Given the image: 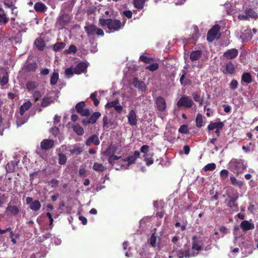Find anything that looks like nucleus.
Segmentation results:
<instances>
[{"label": "nucleus", "instance_id": "obj_43", "mask_svg": "<svg viewBox=\"0 0 258 258\" xmlns=\"http://www.w3.org/2000/svg\"><path fill=\"white\" fill-rule=\"evenodd\" d=\"M185 73L184 72L183 74L180 78V82L181 84L184 86L189 85L191 84V82L190 80L185 79Z\"/></svg>", "mask_w": 258, "mask_h": 258}, {"label": "nucleus", "instance_id": "obj_25", "mask_svg": "<svg viewBox=\"0 0 258 258\" xmlns=\"http://www.w3.org/2000/svg\"><path fill=\"white\" fill-rule=\"evenodd\" d=\"M31 105L32 103L30 101L24 102L23 105L21 106L19 109V113L21 116H23L26 111L28 110Z\"/></svg>", "mask_w": 258, "mask_h": 258}, {"label": "nucleus", "instance_id": "obj_3", "mask_svg": "<svg viewBox=\"0 0 258 258\" xmlns=\"http://www.w3.org/2000/svg\"><path fill=\"white\" fill-rule=\"evenodd\" d=\"M207 237H202L200 235H194L192 237L191 252L199 253L200 251L204 249L205 246L204 242L208 239Z\"/></svg>", "mask_w": 258, "mask_h": 258}, {"label": "nucleus", "instance_id": "obj_31", "mask_svg": "<svg viewBox=\"0 0 258 258\" xmlns=\"http://www.w3.org/2000/svg\"><path fill=\"white\" fill-rule=\"evenodd\" d=\"M26 88L29 92L33 91L38 86V84L35 81H29L26 84Z\"/></svg>", "mask_w": 258, "mask_h": 258}, {"label": "nucleus", "instance_id": "obj_24", "mask_svg": "<svg viewBox=\"0 0 258 258\" xmlns=\"http://www.w3.org/2000/svg\"><path fill=\"white\" fill-rule=\"evenodd\" d=\"M240 227L243 231L253 229L254 228L253 224L249 222L247 220L243 221L240 224Z\"/></svg>", "mask_w": 258, "mask_h": 258}, {"label": "nucleus", "instance_id": "obj_7", "mask_svg": "<svg viewBox=\"0 0 258 258\" xmlns=\"http://www.w3.org/2000/svg\"><path fill=\"white\" fill-rule=\"evenodd\" d=\"M61 148L63 151H68L70 152L71 154L76 156L81 154L83 151V148L77 144L70 145L68 147L66 145H62Z\"/></svg>", "mask_w": 258, "mask_h": 258}, {"label": "nucleus", "instance_id": "obj_44", "mask_svg": "<svg viewBox=\"0 0 258 258\" xmlns=\"http://www.w3.org/2000/svg\"><path fill=\"white\" fill-rule=\"evenodd\" d=\"M58 163L60 165H64L66 163L67 158V156L62 154V153H59L58 154Z\"/></svg>", "mask_w": 258, "mask_h": 258}, {"label": "nucleus", "instance_id": "obj_16", "mask_svg": "<svg viewBox=\"0 0 258 258\" xmlns=\"http://www.w3.org/2000/svg\"><path fill=\"white\" fill-rule=\"evenodd\" d=\"M71 16L68 14L64 13L59 17L58 22L61 27L68 24L71 20Z\"/></svg>", "mask_w": 258, "mask_h": 258}, {"label": "nucleus", "instance_id": "obj_15", "mask_svg": "<svg viewBox=\"0 0 258 258\" xmlns=\"http://www.w3.org/2000/svg\"><path fill=\"white\" fill-rule=\"evenodd\" d=\"M133 85L135 87L138 88L142 92H145L147 90V88L145 83L142 81L139 80L137 77L134 78Z\"/></svg>", "mask_w": 258, "mask_h": 258}, {"label": "nucleus", "instance_id": "obj_13", "mask_svg": "<svg viewBox=\"0 0 258 258\" xmlns=\"http://www.w3.org/2000/svg\"><path fill=\"white\" fill-rule=\"evenodd\" d=\"M137 115L135 110L132 109L127 115L128 123L131 126H135L137 124Z\"/></svg>", "mask_w": 258, "mask_h": 258}, {"label": "nucleus", "instance_id": "obj_20", "mask_svg": "<svg viewBox=\"0 0 258 258\" xmlns=\"http://www.w3.org/2000/svg\"><path fill=\"white\" fill-rule=\"evenodd\" d=\"M85 144L87 146H90L91 144H93L95 145H98L100 144V141L98 139V137L97 135H93L91 136L85 142Z\"/></svg>", "mask_w": 258, "mask_h": 258}, {"label": "nucleus", "instance_id": "obj_5", "mask_svg": "<svg viewBox=\"0 0 258 258\" xmlns=\"http://www.w3.org/2000/svg\"><path fill=\"white\" fill-rule=\"evenodd\" d=\"M195 104L194 101L190 96H182L176 103L178 108L185 107L187 108H191Z\"/></svg>", "mask_w": 258, "mask_h": 258}, {"label": "nucleus", "instance_id": "obj_26", "mask_svg": "<svg viewBox=\"0 0 258 258\" xmlns=\"http://www.w3.org/2000/svg\"><path fill=\"white\" fill-rule=\"evenodd\" d=\"M36 47L40 51H43L45 47L44 41L41 38L36 39L34 42Z\"/></svg>", "mask_w": 258, "mask_h": 258}, {"label": "nucleus", "instance_id": "obj_42", "mask_svg": "<svg viewBox=\"0 0 258 258\" xmlns=\"http://www.w3.org/2000/svg\"><path fill=\"white\" fill-rule=\"evenodd\" d=\"M146 0H135L134 1V7L139 9L143 8Z\"/></svg>", "mask_w": 258, "mask_h": 258}, {"label": "nucleus", "instance_id": "obj_23", "mask_svg": "<svg viewBox=\"0 0 258 258\" xmlns=\"http://www.w3.org/2000/svg\"><path fill=\"white\" fill-rule=\"evenodd\" d=\"M34 8L37 13H42L45 11L47 8L46 5L42 2H38L35 4Z\"/></svg>", "mask_w": 258, "mask_h": 258}, {"label": "nucleus", "instance_id": "obj_41", "mask_svg": "<svg viewBox=\"0 0 258 258\" xmlns=\"http://www.w3.org/2000/svg\"><path fill=\"white\" fill-rule=\"evenodd\" d=\"M59 78L58 73L57 72H53L50 78V84L51 85H54L56 84Z\"/></svg>", "mask_w": 258, "mask_h": 258}, {"label": "nucleus", "instance_id": "obj_54", "mask_svg": "<svg viewBox=\"0 0 258 258\" xmlns=\"http://www.w3.org/2000/svg\"><path fill=\"white\" fill-rule=\"evenodd\" d=\"M156 240H157V237L155 235V233H153L151 235V236L150 239V244L153 247H155L156 246Z\"/></svg>", "mask_w": 258, "mask_h": 258}, {"label": "nucleus", "instance_id": "obj_45", "mask_svg": "<svg viewBox=\"0 0 258 258\" xmlns=\"http://www.w3.org/2000/svg\"><path fill=\"white\" fill-rule=\"evenodd\" d=\"M243 39L246 40L247 41L251 39L252 35L251 34V31L250 29H247L245 30L244 33L241 36Z\"/></svg>", "mask_w": 258, "mask_h": 258}, {"label": "nucleus", "instance_id": "obj_36", "mask_svg": "<svg viewBox=\"0 0 258 258\" xmlns=\"http://www.w3.org/2000/svg\"><path fill=\"white\" fill-rule=\"evenodd\" d=\"M245 14L251 18H256L257 17V14L253 11V9L249 8H246L245 10Z\"/></svg>", "mask_w": 258, "mask_h": 258}, {"label": "nucleus", "instance_id": "obj_59", "mask_svg": "<svg viewBox=\"0 0 258 258\" xmlns=\"http://www.w3.org/2000/svg\"><path fill=\"white\" fill-rule=\"evenodd\" d=\"M229 172L226 169H223L220 172V176L223 178H226L228 176Z\"/></svg>", "mask_w": 258, "mask_h": 258}, {"label": "nucleus", "instance_id": "obj_55", "mask_svg": "<svg viewBox=\"0 0 258 258\" xmlns=\"http://www.w3.org/2000/svg\"><path fill=\"white\" fill-rule=\"evenodd\" d=\"M238 84L237 80L233 79L229 84V87L231 90H235L237 88Z\"/></svg>", "mask_w": 258, "mask_h": 258}, {"label": "nucleus", "instance_id": "obj_52", "mask_svg": "<svg viewBox=\"0 0 258 258\" xmlns=\"http://www.w3.org/2000/svg\"><path fill=\"white\" fill-rule=\"evenodd\" d=\"M216 168V165L214 163H209L207 164L204 168L205 171H213Z\"/></svg>", "mask_w": 258, "mask_h": 258}, {"label": "nucleus", "instance_id": "obj_12", "mask_svg": "<svg viewBox=\"0 0 258 258\" xmlns=\"http://www.w3.org/2000/svg\"><path fill=\"white\" fill-rule=\"evenodd\" d=\"M38 67L37 63L36 61L32 62L27 61L24 65L22 70L26 72H34L36 71Z\"/></svg>", "mask_w": 258, "mask_h": 258}, {"label": "nucleus", "instance_id": "obj_38", "mask_svg": "<svg viewBox=\"0 0 258 258\" xmlns=\"http://www.w3.org/2000/svg\"><path fill=\"white\" fill-rule=\"evenodd\" d=\"M73 130L79 136H82L84 133L83 128L79 124L74 125L73 126Z\"/></svg>", "mask_w": 258, "mask_h": 258}, {"label": "nucleus", "instance_id": "obj_62", "mask_svg": "<svg viewBox=\"0 0 258 258\" xmlns=\"http://www.w3.org/2000/svg\"><path fill=\"white\" fill-rule=\"evenodd\" d=\"M123 14L128 19L131 18L133 16V13L130 10L124 11L123 12Z\"/></svg>", "mask_w": 258, "mask_h": 258}, {"label": "nucleus", "instance_id": "obj_2", "mask_svg": "<svg viewBox=\"0 0 258 258\" xmlns=\"http://www.w3.org/2000/svg\"><path fill=\"white\" fill-rule=\"evenodd\" d=\"M99 24L101 27L107 26L111 32L118 31L123 26L120 20L116 19H105L100 18L99 20Z\"/></svg>", "mask_w": 258, "mask_h": 258}, {"label": "nucleus", "instance_id": "obj_10", "mask_svg": "<svg viewBox=\"0 0 258 258\" xmlns=\"http://www.w3.org/2000/svg\"><path fill=\"white\" fill-rule=\"evenodd\" d=\"M228 199L226 200L228 207L230 208H237L236 201L239 198L238 192L235 190L233 191L231 195H228Z\"/></svg>", "mask_w": 258, "mask_h": 258}, {"label": "nucleus", "instance_id": "obj_61", "mask_svg": "<svg viewBox=\"0 0 258 258\" xmlns=\"http://www.w3.org/2000/svg\"><path fill=\"white\" fill-rule=\"evenodd\" d=\"M7 199V197L5 194L0 192V206L6 202Z\"/></svg>", "mask_w": 258, "mask_h": 258}, {"label": "nucleus", "instance_id": "obj_9", "mask_svg": "<svg viewBox=\"0 0 258 258\" xmlns=\"http://www.w3.org/2000/svg\"><path fill=\"white\" fill-rule=\"evenodd\" d=\"M155 103L157 110L159 113H162L166 111L167 108V104L165 99L161 96L156 98L155 100Z\"/></svg>", "mask_w": 258, "mask_h": 258}, {"label": "nucleus", "instance_id": "obj_33", "mask_svg": "<svg viewBox=\"0 0 258 258\" xmlns=\"http://www.w3.org/2000/svg\"><path fill=\"white\" fill-rule=\"evenodd\" d=\"M52 101L53 99L52 97L45 96L42 100L41 106L42 107H46L49 106Z\"/></svg>", "mask_w": 258, "mask_h": 258}, {"label": "nucleus", "instance_id": "obj_46", "mask_svg": "<svg viewBox=\"0 0 258 258\" xmlns=\"http://www.w3.org/2000/svg\"><path fill=\"white\" fill-rule=\"evenodd\" d=\"M77 50V47L75 45H71L68 49L63 51L64 54H70L71 53H76Z\"/></svg>", "mask_w": 258, "mask_h": 258}, {"label": "nucleus", "instance_id": "obj_34", "mask_svg": "<svg viewBox=\"0 0 258 258\" xmlns=\"http://www.w3.org/2000/svg\"><path fill=\"white\" fill-rule=\"evenodd\" d=\"M41 205L38 200L33 201L30 205V208L34 211H38L41 208Z\"/></svg>", "mask_w": 258, "mask_h": 258}, {"label": "nucleus", "instance_id": "obj_48", "mask_svg": "<svg viewBox=\"0 0 258 258\" xmlns=\"http://www.w3.org/2000/svg\"><path fill=\"white\" fill-rule=\"evenodd\" d=\"M97 92H95L90 95V98L93 100L94 105L97 106L99 104V100L97 98Z\"/></svg>", "mask_w": 258, "mask_h": 258}, {"label": "nucleus", "instance_id": "obj_22", "mask_svg": "<svg viewBox=\"0 0 258 258\" xmlns=\"http://www.w3.org/2000/svg\"><path fill=\"white\" fill-rule=\"evenodd\" d=\"M235 71L234 65L232 62H229L225 65V69L223 71V73L225 74H233Z\"/></svg>", "mask_w": 258, "mask_h": 258}, {"label": "nucleus", "instance_id": "obj_64", "mask_svg": "<svg viewBox=\"0 0 258 258\" xmlns=\"http://www.w3.org/2000/svg\"><path fill=\"white\" fill-rule=\"evenodd\" d=\"M149 147L148 145H143L141 148V152L145 154H147L148 152Z\"/></svg>", "mask_w": 258, "mask_h": 258}, {"label": "nucleus", "instance_id": "obj_17", "mask_svg": "<svg viewBox=\"0 0 258 258\" xmlns=\"http://www.w3.org/2000/svg\"><path fill=\"white\" fill-rule=\"evenodd\" d=\"M238 51L235 48H232L226 50L223 54V56L228 59H232L237 57Z\"/></svg>", "mask_w": 258, "mask_h": 258}, {"label": "nucleus", "instance_id": "obj_1", "mask_svg": "<svg viewBox=\"0 0 258 258\" xmlns=\"http://www.w3.org/2000/svg\"><path fill=\"white\" fill-rule=\"evenodd\" d=\"M85 103L84 101H81L76 105V110L78 113L83 116H86L82 119V123L84 125H87L89 124H94L97 120L100 117L101 113L99 112H94L89 117L90 111L89 109H84Z\"/></svg>", "mask_w": 258, "mask_h": 258}, {"label": "nucleus", "instance_id": "obj_39", "mask_svg": "<svg viewBox=\"0 0 258 258\" xmlns=\"http://www.w3.org/2000/svg\"><path fill=\"white\" fill-rule=\"evenodd\" d=\"M153 154H146L144 155V157L145 158V161L146 162V164L147 166H150L152 165L154 162V159L152 158Z\"/></svg>", "mask_w": 258, "mask_h": 258}, {"label": "nucleus", "instance_id": "obj_40", "mask_svg": "<svg viewBox=\"0 0 258 258\" xmlns=\"http://www.w3.org/2000/svg\"><path fill=\"white\" fill-rule=\"evenodd\" d=\"M196 126L198 127H201L203 125V116L198 113L196 118Z\"/></svg>", "mask_w": 258, "mask_h": 258}, {"label": "nucleus", "instance_id": "obj_56", "mask_svg": "<svg viewBox=\"0 0 258 258\" xmlns=\"http://www.w3.org/2000/svg\"><path fill=\"white\" fill-rule=\"evenodd\" d=\"M33 97L35 101H38L41 97V94L39 91H35L33 94Z\"/></svg>", "mask_w": 258, "mask_h": 258}, {"label": "nucleus", "instance_id": "obj_19", "mask_svg": "<svg viewBox=\"0 0 258 258\" xmlns=\"http://www.w3.org/2000/svg\"><path fill=\"white\" fill-rule=\"evenodd\" d=\"M224 126V124L222 121L212 122L211 121L207 126L208 131H211L216 129H222Z\"/></svg>", "mask_w": 258, "mask_h": 258}, {"label": "nucleus", "instance_id": "obj_14", "mask_svg": "<svg viewBox=\"0 0 258 258\" xmlns=\"http://www.w3.org/2000/svg\"><path fill=\"white\" fill-rule=\"evenodd\" d=\"M54 146V142L52 140L43 139L40 143V147L43 150H48Z\"/></svg>", "mask_w": 258, "mask_h": 258}, {"label": "nucleus", "instance_id": "obj_6", "mask_svg": "<svg viewBox=\"0 0 258 258\" xmlns=\"http://www.w3.org/2000/svg\"><path fill=\"white\" fill-rule=\"evenodd\" d=\"M229 166L230 170L237 174H241L246 168L242 162L237 160L230 162Z\"/></svg>", "mask_w": 258, "mask_h": 258}, {"label": "nucleus", "instance_id": "obj_28", "mask_svg": "<svg viewBox=\"0 0 258 258\" xmlns=\"http://www.w3.org/2000/svg\"><path fill=\"white\" fill-rule=\"evenodd\" d=\"M9 20L4 10L2 8H0V25L6 24Z\"/></svg>", "mask_w": 258, "mask_h": 258}, {"label": "nucleus", "instance_id": "obj_53", "mask_svg": "<svg viewBox=\"0 0 258 258\" xmlns=\"http://www.w3.org/2000/svg\"><path fill=\"white\" fill-rule=\"evenodd\" d=\"M159 68V65L157 63H153L151 64H150L146 67L147 70H149L150 71L154 72Z\"/></svg>", "mask_w": 258, "mask_h": 258}, {"label": "nucleus", "instance_id": "obj_63", "mask_svg": "<svg viewBox=\"0 0 258 258\" xmlns=\"http://www.w3.org/2000/svg\"><path fill=\"white\" fill-rule=\"evenodd\" d=\"M50 183L51 184V186L52 187H55L58 184V180L55 178H53L50 180Z\"/></svg>", "mask_w": 258, "mask_h": 258}, {"label": "nucleus", "instance_id": "obj_37", "mask_svg": "<svg viewBox=\"0 0 258 258\" xmlns=\"http://www.w3.org/2000/svg\"><path fill=\"white\" fill-rule=\"evenodd\" d=\"M106 168L101 163L95 162L93 166V169L96 171L102 172L106 170Z\"/></svg>", "mask_w": 258, "mask_h": 258}, {"label": "nucleus", "instance_id": "obj_51", "mask_svg": "<svg viewBox=\"0 0 258 258\" xmlns=\"http://www.w3.org/2000/svg\"><path fill=\"white\" fill-rule=\"evenodd\" d=\"M120 158H121V156H117L114 155V154H112V155L109 156L108 161V162L110 164L113 165L115 163V161L116 160H117Z\"/></svg>", "mask_w": 258, "mask_h": 258}, {"label": "nucleus", "instance_id": "obj_4", "mask_svg": "<svg viewBox=\"0 0 258 258\" xmlns=\"http://www.w3.org/2000/svg\"><path fill=\"white\" fill-rule=\"evenodd\" d=\"M220 26L218 24L215 25L208 32L207 35V40L208 42H212L215 39H219L221 37V34L219 33Z\"/></svg>", "mask_w": 258, "mask_h": 258}, {"label": "nucleus", "instance_id": "obj_60", "mask_svg": "<svg viewBox=\"0 0 258 258\" xmlns=\"http://www.w3.org/2000/svg\"><path fill=\"white\" fill-rule=\"evenodd\" d=\"M8 82V78L6 76H4L2 78L1 77V85L2 86H4L5 85H6Z\"/></svg>", "mask_w": 258, "mask_h": 258}, {"label": "nucleus", "instance_id": "obj_8", "mask_svg": "<svg viewBox=\"0 0 258 258\" xmlns=\"http://www.w3.org/2000/svg\"><path fill=\"white\" fill-rule=\"evenodd\" d=\"M198 255V253L191 252L190 248L187 246L186 249L181 248L176 251V256L178 258H189L190 257H195Z\"/></svg>", "mask_w": 258, "mask_h": 258}, {"label": "nucleus", "instance_id": "obj_11", "mask_svg": "<svg viewBox=\"0 0 258 258\" xmlns=\"http://www.w3.org/2000/svg\"><path fill=\"white\" fill-rule=\"evenodd\" d=\"M105 107L107 109L113 108L119 114L121 113L123 109V107L120 105L118 99H116L112 101L108 102L105 105Z\"/></svg>", "mask_w": 258, "mask_h": 258}, {"label": "nucleus", "instance_id": "obj_35", "mask_svg": "<svg viewBox=\"0 0 258 258\" xmlns=\"http://www.w3.org/2000/svg\"><path fill=\"white\" fill-rule=\"evenodd\" d=\"M66 45V44L64 42H56L53 45V50L55 52H58L63 49Z\"/></svg>", "mask_w": 258, "mask_h": 258}, {"label": "nucleus", "instance_id": "obj_32", "mask_svg": "<svg viewBox=\"0 0 258 258\" xmlns=\"http://www.w3.org/2000/svg\"><path fill=\"white\" fill-rule=\"evenodd\" d=\"M193 99L195 102H198L200 106H202L204 104L203 97H201L200 94L197 92H193L192 93Z\"/></svg>", "mask_w": 258, "mask_h": 258}, {"label": "nucleus", "instance_id": "obj_30", "mask_svg": "<svg viewBox=\"0 0 258 258\" xmlns=\"http://www.w3.org/2000/svg\"><path fill=\"white\" fill-rule=\"evenodd\" d=\"M241 81L247 84L251 83L252 82L251 75L248 72L244 73L241 76Z\"/></svg>", "mask_w": 258, "mask_h": 258}, {"label": "nucleus", "instance_id": "obj_27", "mask_svg": "<svg viewBox=\"0 0 258 258\" xmlns=\"http://www.w3.org/2000/svg\"><path fill=\"white\" fill-rule=\"evenodd\" d=\"M97 27L94 25H90L84 27L88 36H92L95 34Z\"/></svg>", "mask_w": 258, "mask_h": 258}, {"label": "nucleus", "instance_id": "obj_47", "mask_svg": "<svg viewBox=\"0 0 258 258\" xmlns=\"http://www.w3.org/2000/svg\"><path fill=\"white\" fill-rule=\"evenodd\" d=\"M230 180L233 185H236L239 187H242L244 184L242 181L237 180L234 177H231Z\"/></svg>", "mask_w": 258, "mask_h": 258}, {"label": "nucleus", "instance_id": "obj_49", "mask_svg": "<svg viewBox=\"0 0 258 258\" xmlns=\"http://www.w3.org/2000/svg\"><path fill=\"white\" fill-rule=\"evenodd\" d=\"M140 60L146 63H150L154 60V59L152 57H148L144 55H142L140 57Z\"/></svg>", "mask_w": 258, "mask_h": 258}, {"label": "nucleus", "instance_id": "obj_18", "mask_svg": "<svg viewBox=\"0 0 258 258\" xmlns=\"http://www.w3.org/2000/svg\"><path fill=\"white\" fill-rule=\"evenodd\" d=\"M87 68V64L81 61L79 62L74 68V73L76 74H81L82 73H84L86 71Z\"/></svg>", "mask_w": 258, "mask_h": 258}, {"label": "nucleus", "instance_id": "obj_58", "mask_svg": "<svg viewBox=\"0 0 258 258\" xmlns=\"http://www.w3.org/2000/svg\"><path fill=\"white\" fill-rule=\"evenodd\" d=\"M74 73V69L72 68H68L65 70L64 73L66 76H72Z\"/></svg>", "mask_w": 258, "mask_h": 258}, {"label": "nucleus", "instance_id": "obj_21", "mask_svg": "<svg viewBox=\"0 0 258 258\" xmlns=\"http://www.w3.org/2000/svg\"><path fill=\"white\" fill-rule=\"evenodd\" d=\"M203 55V51L201 50H197L191 52L189 58L192 61L198 60Z\"/></svg>", "mask_w": 258, "mask_h": 258}, {"label": "nucleus", "instance_id": "obj_57", "mask_svg": "<svg viewBox=\"0 0 258 258\" xmlns=\"http://www.w3.org/2000/svg\"><path fill=\"white\" fill-rule=\"evenodd\" d=\"M3 119L2 116L0 115V135H3V132L5 128L3 123Z\"/></svg>", "mask_w": 258, "mask_h": 258}, {"label": "nucleus", "instance_id": "obj_29", "mask_svg": "<svg viewBox=\"0 0 258 258\" xmlns=\"http://www.w3.org/2000/svg\"><path fill=\"white\" fill-rule=\"evenodd\" d=\"M20 209L17 206H8L6 208V212L14 216L17 215Z\"/></svg>", "mask_w": 258, "mask_h": 258}, {"label": "nucleus", "instance_id": "obj_50", "mask_svg": "<svg viewBox=\"0 0 258 258\" xmlns=\"http://www.w3.org/2000/svg\"><path fill=\"white\" fill-rule=\"evenodd\" d=\"M137 159L133 156H129L125 159H122L121 160L123 162H128V166L133 164L135 162Z\"/></svg>", "mask_w": 258, "mask_h": 258}]
</instances>
